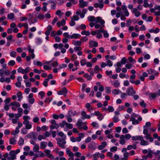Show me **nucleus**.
<instances>
[{
	"label": "nucleus",
	"instance_id": "obj_51",
	"mask_svg": "<svg viewBox=\"0 0 160 160\" xmlns=\"http://www.w3.org/2000/svg\"><path fill=\"white\" fill-rule=\"evenodd\" d=\"M33 71L34 73L38 74H40L42 72H43L44 71L43 70H38L37 69H33Z\"/></svg>",
	"mask_w": 160,
	"mask_h": 160
},
{
	"label": "nucleus",
	"instance_id": "obj_61",
	"mask_svg": "<svg viewBox=\"0 0 160 160\" xmlns=\"http://www.w3.org/2000/svg\"><path fill=\"white\" fill-rule=\"evenodd\" d=\"M49 81L48 79H46L44 80V81L43 82V84L45 87L48 86V82Z\"/></svg>",
	"mask_w": 160,
	"mask_h": 160
},
{
	"label": "nucleus",
	"instance_id": "obj_33",
	"mask_svg": "<svg viewBox=\"0 0 160 160\" xmlns=\"http://www.w3.org/2000/svg\"><path fill=\"white\" fill-rule=\"evenodd\" d=\"M135 77L136 75L135 74H133L130 77V82L132 83H134V79L135 78Z\"/></svg>",
	"mask_w": 160,
	"mask_h": 160
},
{
	"label": "nucleus",
	"instance_id": "obj_43",
	"mask_svg": "<svg viewBox=\"0 0 160 160\" xmlns=\"http://www.w3.org/2000/svg\"><path fill=\"white\" fill-rule=\"evenodd\" d=\"M19 128L16 127V129H15V131H13V132H12V134L13 135H16L18 133H19Z\"/></svg>",
	"mask_w": 160,
	"mask_h": 160
},
{
	"label": "nucleus",
	"instance_id": "obj_23",
	"mask_svg": "<svg viewBox=\"0 0 160 160\" xmlns=\"http://www.w3.org/2000/svg\"><path fill=\"white\" fill-rule=\"evenodd\" d=\"M9 155L12 158L15 159L16 158V155L15 151L14 150L11 151L9 153Z\"/></svg>",
	"mask_w": 160,
	"mask_h": 160
},
{
	"label": "nucleus",
	"instance_id": "obj_57",
	"mask_svg": "<svg viewBox=\"0 0 160 160\" xmlns=\"http://www.w3.org/2000/svg\"><path fill=\"white\" fill-rule=\"evenodd\" d=\"M4 69L2 68L0 69V76L1 77H4Z\"/></svg>",
	"mask_w": 160,
	"mask_h": 160
},
{
	"label": "nucleus",
	"instance_id": "obj_35",
	"mask_svg": "<svg viewBox=\"0 0 160 160\" xmlns=\"http://www.w3.org/2000/svg\"><path fill=\"white\" fill-rule=\"evenodd\" d=\"M46 138V136L44 134L42 135H39L38 137V139L39 141L42 140V139H45Z\"/></svg>",
	"mask_w": 160,
	"mask_h": 160
},
{
	"label": "nucleus",
	"instance_id": "obj_52",
	"mask_svg": "<svg viewBox=\"0 0 160 160\" xmlns=\"http://www.w3.org/2000/svg\"><path fill=\"white\" fill-rule=\"evenodd\" d=\"M51 65H52L53 67H55L58 65V63L56 61H53L52 62Z\"/></svg>",
	"mask_w": 160,
	"mask_h": 160
},
{
	"label": "nucleus",
	"instance_id": "obj_45",
	"mask_svg": "<svg viewBox=\"0 0 160 160\" xmlns=\"http://www.w3.org/2000/svg\"><path fill=\"white\" fill-rule=\"evenodd\" d=\"M157 95V93H151L149 94V97L150 99L155 98Z\"/></svg>",
	"mask_w": 160,
	"mask_h": 160
},
{
	"label": "nucleus",
	"instance_id": "obj_39",
	"mask_svg": "<svg viewBox=\"0 0 160 160\" xmlns=\"http://www.w3.org/2000/svg\"><path fill=\"white\" fill-rule=\"evenodd\" d=\"M39 118L38 117H35L33 118L32 121L34 123H39Z\"/></svg>",
	"mask_w": 160,
	"mask_h": 160
},
{
	"label": "nucleus",
	"instance_id": "obj_27",
	"mask_svg": "<svg viewBox=\"0 0 160 160\" xmlns=\"http://www.w3.org/2000/svg\"><path fill=\"white\" fill-rule=\"evenodd\" d=\"M42 4L43 6L42 8V10L44 12H46L47 11V7L48 5V3L47 2H43L42 3Z\"/></svg>",
	"mask_w": 160,
	"mask_h": 160
},
{
	"label": "nucleus",
	"instance_id": "obj_60",
	"mask_svg": "<svg viewBox=\"0 0 160 160\" xmlns=\"http://www.w3.org/2000/svg\"><path fill=\"white\" fill-rule=\"evenodd\" d=\"M108 111L110 112H113L114 111V109L112 106H108Z\"/></svg>",
	"mask_w": 160,
	"mask_h": 160
},
{
	"label": "nucleus",
	"instance_id": "obj_17",
	"mask_svg": "<svg viewBox=\"0 0 160 160\" xmlns=\"http://www.w3.org/2000/svg\"><path fill=\"white\" fill-rule=\"evenodd\" d=\"M66 23V21L65 19H62L61 22H58L57 23V25L58 27H60L61 26L64 25Z\"/></svg>",
	"mask_w": 160,
	"mask_h": 160
},
{
	"label": "nucleus",
	"instance_id": "obj_54",
	"mask_svg": "<svg viewBox=\"0 0 160 160\" xmlns=\"http://www.w3.org/2000/svg\"><path fill=\"white\" fill-rule=\"evenodd\" d=\"M148 0H144V3L143 6L145 7H148L149 6V5L148 3Z\"/></svg>",
	"mask_w": 160,
	"mask_h": 160
},
{
	"label": "nucleus",
	"instance_id": "obj_25",
	"mask_svg": "<svg viewBox=\"0 0 160 160\" xmlns=\"http://www.w3.org/2000/svg\"><path fill=\"white\" fill-rule=\"evenodd\" d=\"M120 93L121 94V98L123 99H125L127 98L128 94L127 93L122 92H120Z\"/></svg>",
	"mask_w": 160,
	"mask_h": 160
},
{
	"label": "nucleus",
	"instance_id": "obj_38",
	"mask_svg": "<svg viewBox=\"0 0 160 160\" xmlns=\"http://www.w3.org/2000/svg\"><path fill=\"white\" fill-rule=\"evenodd\" d=\"M83 77L86 78L88 80H90L92 79V77L91 76L87 73H85L83 75Z\"/></svg>",
	"mask_w": 160,
	"mask_h": 160
},
{
	"label": "nucleus",
	"instance_id": "obj_50",
	"mask_svg": "<svg viewBox=\"0 0 160 160\" xmlns=\"http://www.w3.org/2000/svg\"><path fill=\"white\" fill-rule=\"evenodd\" d=\"M15 62L13 60H11L9 61L8 63V64L9 66H12L15 65Z\"/></svg>",
	"mask_w": 160,
	"mask_h": 160
},
{
	"label": "nucleus",
	"instance_id": "obj_22",
	"mask_svg": "<svg viewBox=\"0 0 160 160\" xmlns=\"http://www.w3.org/2000/svg\"><path fill=\"white\" fill-rule=\"evenodd\" d=\"M144 137L146 139H149L150 142H152L153 141V138L151 137V134L150 133L146 135Z\"/></svg>",
	"mask_w": 160,
	"mask_h": 160
},
{
	"label": "nucleus",
	"instance_id": "obj_46",
	"mask_svg": "<svg viewBox=\"0 0 160 160\" xmlns=\"http://www.w3.org/2000/svg\"><path fill=\"white\" fill-rule=\"evenodd\" d=\"M8 18L9 19H12L14 18V14L12 13H10L8 15Z\"/></svg>",
	"mask_w": 160,
	"mask_h": 160
},
{
	"label": "nucleus",
	"instance_id": "obj_29",
	"mask_svg": "<svg viewBox=\"0 0 160 160\" xmlns=\"http://www.w3.org/2000/svg\"><path fill=\"white\" fill-rule=\"evenodd\" d=\"M47 144V142H42L40 143V148L43 149L45 148Z\"/></svg>",
	"mask_w": 160,
	"mask_h": 160
},
{
	"label": "nucleus",
	"instance_id": "obj_31",
	"mask_svg": "<svg viewBox=\"0 0 160 160\" xmlns=\"http://www.w3.org/2000/svg\"><path fill=\"white\" fill-rule=\"evenodd\" d=\"M17 95L18 98V101L19 102L21 101L22 99V94L21 92L20 91L18 92Z\"/></svg>",
	"mask_w": 160,
	"mask_h": 160
},
{
	"label": "nucleus",
	"instance_id": "obj_42",
	"mask_svg": "<svg viewBox=\"0 0 160 160\" xmlns=\"http://www.w3.org/2000/svg\"><path fill=\"white\" fill-rule=\"evenodd\" d=\"M26 128H22L21 130V133L23 134H26L28 132V131Z\"/></svg>",
	"mask_w": 160,
	"mask_h": 160
},
{
	"label": "nucleus",
	"instance_id": "obj_20",
	"mask_svg": "<svg viewBox=\"0 0 160 160\" xmlns=\"http://www.w3.org/2000/svg\"><path fill=\"white\" fill-rule=\"evenodd\" d=\"M120 143L122 145L124 144L125 143V138H124V135H121L120 137Z\"/></svg>",
	"mask_w": 160,
	"mask_h": 160
},
{
	"label": "nucleus",
	"instance_id": "obj_37",
	"mask_svg": "<svg viewBox=\"0 0 160 160\" xmlns=\"http://www.w3.org/2000/svg\"><path fill=\"white\" fill-rule=\"evenodd\" d=\"M24 142V139L20 137V139L18 142V145L20 146H22L23 145Z\"/></svg>",
	"mask_w": 160,
	"mask_h": 160
},
{
	"label": "nucleus",
	"instance_id": "obj_34",
	"mask_svg": "<svg viewBox=\"0 0 160 160\" xmlns=\"http://www.w3.org/2000/svg\"><path fill=\"white\" fill-rule=\"evenodd\" d=\"M73 44L76 46H79L81 45L82 42L81 41H73Z\"/></svg>",
	"mask_w": 160,
	"mask_h": 160
},
{
	"label": "nucleus",
	"instance_id": "obj_30",
	"mask_svg": "<svg viewBox=\"0 0 160 160\" xmlns=\"http://www.w3.org/2000/svg\"><path fill=\"white\" fill-rule=\"evenodd\" d=\"M39 145L38 144H35V146H34V147L33 148V150L34 152H38L39 151Z\"/></svg>",
	"mask_w": 160,
	"mask_h": 160
},
{
	"label": "nucleus",
	"instance_id": "obj_1",
	"mask_svg": "<svg viewBox=\"0 0 160 160\" xmlns=\"http://www.w3.org/2000/svg\"><path fill=\"white\" fill-rule=\"evenodd\" d=\"M88 19L90 22H95L96 23L99 22L101 24H103L105 23L104 21L102 19V18L98 17L96 18L94 16H89L88 18Z\"/></svg>",
	"mask_w": 160,
	"mask_h": 160
},
{
	"label": "nucleus",
	"instance_id": "obj_59",
	"mask_svg": "<svg viewBox=\"0 0 160 160\" xmlns=\"http://www.w3.org/2000/svg\"><path fill=\"white\" fill-rule=\"evenodd\" d=\"M16 52L15 51H12L10 53V56L12 57H15L16 56Z\"/></svg>",
	"mask_w": 160,
	"mask_h": 160
},
{
	"label": "nucleus",
	"instance_id": "obj_64",
	"mask_svg": "<svg viewBox=\"0 0 160 160\" xmlns=\"http://www.w3.org/2000/svg\"><path fill=\"white\" fill-rule=\"evenodd\" d=\"M25 125V128L27 129H30L32 128V125L31 123Z\"/></svg>",
	"mask_w": 160,
	"mask_h": 160
},
{
	"label": "nucleus",
	"instance_id": "obj_8",
	"mask_svg": "<svg viewBox=\"0 0 160 160\" xmlns=\"http://www.w3.org/2000/svg\"><path fill=\"white\" fill-rule=\"evenodd\" d=\"M88 2L84 1L83 0H80L79 1V5L81 8H83L87 6L88 5Z\"/></svg>",
	"mask_w": 160,
	"mask_h": 160
},
{
	"label": "nucleus",
	"instance_id": "obj_3",
	"mask_svg": "<svg viewBox=\"0 0 160 160\" xmlns=\"http://www.w3.org/2000/svg\"><path fill=\"white\" fill-rule=\"evenodd\" d=\"M57 143L58 145L60 147L63 149L65 148V145L66 143V142L65 141V139L59 138L57 140Z\"/></svg>",
	"mask_w": 160,
	"mask_h": 160
},
{
	"label": "nucleus",
	"instance_id": "obj_28",
	"mask_svg": "<svg viewBox=\"0 0 160 160\" xmlns=\"http://www.w3.org/2000/svg\"><path fill=\"white\" fill-rule=\"evenodd\" d=\"M11 106H14L16 108L19 107L20 106V104L18 102H13L11 103Z\"/></svg>",
	"mask_w": 160,
	"mask_h": 160
},
{
	"label": "nucleus",
	"instance_id": "obj_21",
	"mask_svg": "<svg viewBox=\"0 0 160 160\" xmlns=\"http://www.w3.org/2000/svg\"><path fill=\"white\" fill-rule=\"evenodd\" d=\"M94 7L96 8H99L101 9L103 7V4L102 3H95L94 4Z\"/></svg>",
	"mask_w": 160,
	"mask_h": 160
},
{
	"label": "nucleus",
	"instance_id": "obj_12",
	"mask_svg": "<svg viewBox=\"0 0 160 160\" xmlns=\"http://www.w3.org/2000/svg\"><path fill=\"white\" fill-rule=\"evenodd\" d=\"M131 11L132 13H134L137 17H139L140 15V12L138 11V9L136 8H133Z\"/></svg>",
	"mask_w": 160,
	"mask_h": 160
},
{
	"label": "nucleus",
	"instance_id": "obj_10",
	"mask_svg": "<svg viewBox=\"0 0 160 160\" xmlns=\"http://www.w3.org/2000/svg\"><path fill=\"white\" fill-rule=\"evenodd\" d=\"M44 152L45 153L46 156L48 158H54L53 155L51 154V151L49 150H46L44 151Z\"/></svg>",
	"mask_w": 160,
	"mask_h": 160
},
{
	"label": "nucleus",
	"instance_id": "obj_53",
	"mask_svg": "<svg viewBox=\"0 0 160 160\" xmlns=\"http://www.w3.org/2000/svg\"><path fill=\"white\" fill-rule=\"evenodd\" d=\"M11 99L9 98H7L5 100L4 102H5V105H8V103L11 101Z\"/></svg>",
	"mask_w": 160,
	"mask_h": 160
},
{
	"label": "nucleus",
	"instance_id": "obj_18",
	"mask_svg": "<svg viewBox=\"0 0 160 160\" xmlns=\"http://www.w3.org/2000/svg\"><path fill=\"white\" fill-rule=\"evenodd\" d=\"M138 143L137 142H135V143L132 145H129L127 147V149L128 150H130L132 149H135L137 148L136 146V144Z\"/></svg>",
	"mask_w": 160,
	"mask_h": 160
},
{
	"label": "nucleus",
	"instance_id": "obj_6",
	"mask_svg": "<svg viewBox=\"0 0 160 160\" xmlns=\"http://www.w3.org/2000/svg\"><path fill=\"white\" fill-rule=\"evenodd\" d=\"M66 153L69 157L68 160H74V154L68 148H66Z\"/></svg>",
	"mask_w": 160,
	"mask_h": 160
},
{
	"label": "nucleus",
	"instance_id": "obj_41",
	"mask_svg": "<svg viewBox=\"0 0 160 160\" xmlns=\"http://www.w3.org/2000/svg\"><path fill=\"white\" fill-rule=\"evenodd\" d=\"M33 63L34 65H36L37 66H41L42 65V63L40 61H34L33 62Z\"/></svg>",
	"mask_w": 160,
	"mask_h": 160
},
{
	"label": "nucleus",
	"instance_id": "obj_5",
	"mask_svg": "<svg viewBox=\"0 0 160 160\" xmlns=\"http://www.w3.org/2000/svg\"><path fill=\"white\" fill-rule=\"evenodd\" d=\"M126 92L129 96H133L136 93V91L132 87H129Z\"/></svg>",
	"mask_w": 160,
	"mask_h": 160
},
{
	"label": "nucleus",
	"instance_id": "obj_49",
	"mask_svg": "<svg viewBox=\"0 0 160 160\" xmlns=\"http://www.w3.org/2000/svg\"><path fill=\"white\" fill-rule=\"evenodd\" d=\"M139 104L140 106L143 108H145L147 106L146 104L145 103L143 100H142V102H140Z\"/></svg>",
	"mask_w": 160,
	"mask_h": 160
},
{
	"label": "nucleus",
	"instance_id": "obj_32",
	"mask_svg": "<svg viewBox=\"0 0 160 160\" xmlns=\"http://www.w3.org/2000/svg\"><path fill=\"white\" fill-rule=\"evenodd\" d=\"M112 84L114 87L116 88L118 87L120 85L119 82H118V81L117 80H116L113 82H112Z\"/></svg>",
	"mask_w": 160,
	"mask_h": 160
},
{
	"label": "nucleus",
	"instance_id": "obj_16",
	"mask_svg": "<svg viewBox=\"0 0 160 160\" xmlns=\"http://www.w3.org/2000/svg\"><path fill=\"white\" fill-rule=\"evenodd\" d=\"M142 139H143V138L141 136H133L132 137V140L133 141L140 140H142Z\"/></svg>",
	"mask_w": 160,
	"mask_h": 160
},
{
	"label": "nucleus",
	"instance_id": "obj_40",
	"mask_svg": "<svg viewBox=\"0 0 160 160\" xmlns=\"http://www.w3.org/2000/svg\"><path fill=\"white\" fill-rule=\"evenodd\" d=\"M16 142V140L15 138H10L9 143L11 144H14Z\"/></svg>",
	"mask_w": 160,
	"mask_h": 160
},
{
	"label": "nucleus",
	"instance_id": "obj_4",
	"mask_svg": "<svg viewBox=\"0 0 160 160\" xmlns=\"http://www.w3.org/2000/svg\"><path fill=\"white\" fill-rule=\"evenodd\" d=\"M30 71V68L27 67L25 69H23L22 68L19 67L18 69V72L19 73H21L22 74L27 73L29 72Z\"/></svg>",
	"mask_w": 160,
	"mask_h": 160
},
{
	"label": "nucleus",
	"instance_id": "obj_62",
	"mask_svg": "<svg viewBox=\"0 0 160 160\" xmlns=\"http://www.w3.org/2000/svg\"><path fill=\"white\" fill-rule=\"evenodd\" d=\"M107 65L109 66L110 67H111L112 65V62L110 60H108L107 62Z\"/></svg>",
	"mask_w": 160,
	"mask_h": 160
},
{
	"label": "nucleus",
	"instance_id": "obj_15",
	"mask_svg": "<svg viewBox=\"0 0 160 160\" xmlns=\"http://www.w3.org/2000/svg\"><path fill=\"white\" fill-rule=\"evenodd\" d=\"M107 144L106 142H103L101 143V145L98 147V148L99 150H102L106 147Z\"/></svg>",
	"mask_w": 160,
	"mask_h": 160
},
{
	"label": "nucleus",
	"instance_id": "obj_63",
	"mask_svg": "<svg viewBox=\"0 0 160 160\" xmlns=\"http://www.w3.org/2000/svg\"><path fill=\"white\" fill-rule=\"evenodd\" d=\"M128 59L129 60V61L130 62L132 63H134L136 62V61L135 59H133L132 57H129L128 58Z\"/></svg>",
	"mask_w": 160,
	"mask_h": 160
},
{
	"label": "nucleus",
	"instance_id": "obj_19",
	"mask_svg": "<svg viewBox=\"0 0 160 160\" xmlns=\"http://www.w3.org/2000/svg\"><path fill=\"white\" fill-rule=\"evenodd\" d=\"M77 114L76 111H72V110H69L68 112V115L70 117H72L77 115Z\"/></svg>",
	"mask_w": 160,
	"mask_h": 160
},
{
	"label": "nucleus",
	"instance_id": "obj_26",
	"mask_svg": "<svg viewBox=\"0 0 160 160\" xmlns=\"http://www.w3.org/2000/svg\"><path fill=\"white\" fill-rule=\"evenodd\" d=\"M80 35L79 34L74 33L70 36L71 39H77L78 38Z\"/></svg>",
	"mask_w": 160,
	"mask_h": 160
},
{
	"label": "nucleus",
	"instance_id": "obj_48",
	"mask_svg": "<svg viewBox=\"0 0 160 160\" xmlns=\"http://www.w3.org/2000/svg\"><path fill=\"white\" fill-rule=\"evenodd\" d=\"M100 70H101V69L98 65L96 66L94 69V71L96 73H98L99 72V71Z\"/></svg>",
	"mask_w": 160,
	"mask_h": 160
},
{
	"label": "nucleus",
	"instance_id": "obj_47",
	"mask_svg": "<svg viewBox=\"0 0 160 160\" xmlns=\"http://www.w3.org/2000/svg\"><path fill=\"white\" fill-rule=\"evenodd\" d=\"M94 143L92 142L90 143L88 146V148L92 149L93 150H94L95 149V148L94 146Z\"/></svg>",
	"mask_w": 160,
	"mask_h": 160
},
{
	"label": "nucleus",
	"instance_id": "obj_9",
	"mask_svg": "<svg viewBox=\"0 0 160 160\" xmlns=\"http://www.w3.org/2000/svg\"><path fill=\"white\" fill-rule=\"evenodd\" d=\"M89 47L90 48H92V47H96L98 46V43L96 41L91 40L89 42Z\"/></svg>",
	"mask_w": 160,
	"mask_h": 160
},
{
	"label": "nucleus",
	"instance_id": "obj_36",
	"mask_svg": "<svg viewBox=\"0 0 160 160\" xmlns=\"http://www.w3.org/2000/svg\"><path fill=\"white\" fill-rule=\"evenodd\" d=\"M59 125L58 124H56L54 125L50 126V128L51 130L54 129L55 128L58 129L59 127Z\"/></svg>",
	"mask_w": 160,
	"mask_h": 160
},
{
	"label": "nucleus",
	"instance_id": "obj_44",
	"mask_svg": "<svg viewBox=\"0 0 160 160\" xmlns=\"http://www.w3.org/2000/svg\"><path fill=\"white\" fill-rule=\"evenodd\" d=\"M81 34L82 35H85L87 36H89L90 35V32L89 31L84 30L81 32Z\"/></svg>",
	"mask_w": 160,
	"mask_h": 160
},
{
	"label": "nucleus",
	"instance_id": "obj_11",
	"mask_svg": "<svg viewBox=\"0 0 160 160\" xmlns=\"http://www.w3.org/2000/svg\"><path fill=\"white\" fill-rule=\"evenodd\" d=\"M85 123H86V122L83 123L82 122V120L81 119H79L78 120L77 122L76 123V125L78 127L79 129H82L81 126Z\"/></svg>",
	"mask_w": 160,
	"mask_h": 160
},
{
	"label": "nucleus",
	"instance_id": "obj_55",
	"mask_svg": "<svg viewBox=\"0 0 160 160\" xmlns=\"http://www.w3.org/2000/svg\"><path fill=\"white\" fill-rule=\"evenodd\" d=\"M71 60L72 61H75L77 59V57L76 55L75 54H72L71 55Z\"/></svg>",
	"mask_w": 160,
	"mask_h": 160
},
{
	"label": "nucleus",
	"instance_id": "obj_14",
	"mask_svg": "<svg viewBox=\"0 0 160 160\" xmlns=\"http://www.w3.org/2000/svg\"><path fill=\"white\" fill-rule=\"evenodd\" d=\"M49 2L50 3L52 4L51 6V8L52 10L55 9V7L57 4V1L56 0H50L49 1Z\"/></svg>",
	"mask_w": 160,
	"mask_h": 160
},
{
	"label": "nucleus",
	"instance_id": "obj_2",
	"mask_svg": "<svg viewBox=\"0 0 160 160\" xmlns=\"http://www.w3.org/2000/svg\"><path fill=\"white\" fill-rule=\"evenodd\" d=\"M60 126L62 128L65 126L66 128L69 129H72L73 128L72 124L71 123H68L66 121H62L61 123L59 124Z\"/></svg>",
	"mask_w": 160,
	"mask_h": 160
},
{
	"label": "nucleus",
	"instance_id": "obj_13",
	"mask_svg": "<svg viewBox=\"0 0 160 160\" xmlns=\"http://www.w3.org/2000/svg\"><path fill=\"white\" fill-rule=\"evenodd\" d=\"M67 92V90L66 88L64 87L60 91H58L57 93L58 95H64L66 94Z\"/></svg>",
	"mask_w": 160,
	"mask_h": 160
},
{
	"label": "nucleus",
	"instance_id": "obj_7",
	"mask_svg": "<svg viewBox=\"0 0 160 160\" xmlns=\"http://www.w3.org/2000/svg\"><path fill=\"white\" fill-rule=\"evenodd\" d=\"M81 114L82 116L81 118L82 119H89L91 118L90 116L89 115H87L86 113L84 111H82L81 112Z\"/></svg>",
	"mask_w": 160,
	"mask_h": 160
},
{
	"label": "nucleus",
	"instance_id": "obj_24",
	"mask_svg": "<svg viewBox=\"0 0 160 160\" xmlns=\"http://www.w3.org/2000/svg\"><path fill=\"white\" fill-rule=\"evenodd\" d=\"M141 142L140 143V144L142 146H147L149 144V142L145 140L142 139V140H140Z\"/></svg>",
	"mask_w": 160,
	"mask_h": 160
},
{
	"label": "nucleus",
	"instance_id": "obj_58",
	"mask_svg": "<svg viewBox=\"0 0 160 160\" xmlns=\"http://www.w3.org/2000/svg\"><path fill=\"white\" fill-rule=\"evenodd\" d=\"M71 18L74 21H78L79 19V17L78 15H74L71 17Z\"/></svg>",
	"mask_w": 160,
	"mask_h": 160
},
{
	"label": "nucleus",
	"instance_id": "obj_56",
	"mask_svg": "<svg viewBox=\"0 0 160 160\" xmlns=\"http://www.w3.org/2000/svg\"><path fill=\"white\" fill-rule=\"evenodd\" d=\"M67 67V64H62L59 66L58 69H61L63 68H65Z\"/></svg>",
	"mask_w": 160,
	"mask_h": 160
}]
</instances>
